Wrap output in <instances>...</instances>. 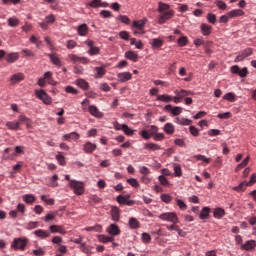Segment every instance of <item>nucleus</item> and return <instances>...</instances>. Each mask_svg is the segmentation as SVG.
I'll list each match as a JSON object with an SVG mask.
<instances>
[{
	"instance_id": "f257e3e1",
	"label": "nucleus",
	"mask_w": 256,
	"mask_h": 256,
	"mask_svg": "<svg viewBox=\"0 0 256 256\" xmlns=\"http://www.w3.org/2000/svg\"><path fill=\"white\" fill-rule=\"evenodd\" d=\"M158 11L161 13L158 18V23L160 25H163L165 21H169V19H173V15L175 13L173 10H169V4L163 2L159 3Z\"/></svg>"
},
{
	"instance_id": "f03ea898",
	"label": "nucleus",
	"mask_w": 256,
	"mask_h": 256,
	"mask_svg": "<svg viewBox=\"0 0 256 256\" xmlns=\"http://www.w3.org/2000/svg\"><path fill=\"white\" fill-rule=\"evenodd\" d=\"M69 186L73 189L75 195H83L85 193V184L77 180H70Z\"/></svg>"
},
{
	"instance_id": "7ed1b4c3",
	"label": "nucleus",
	"mask_w": 256,
	"mask_h": 256,
	"mask_svg": "<svg viewBox=\"0 0 256 256\" xmlns=\"http://www.w3.org/2000/svg\"><path fill=\"white\" fill-rule=\"evenodd\" d=\"M35 95L44 105H51L53 103V98L45 90H35Z\"/></svg>"
},
{
	"instance_id": "20e7f679",
	"label": "nucleus",
	"mask_w": 256,
	"mask_h": 256,
	"mask_svg": "<svg viewBox=\"0 0 256 256\" xmlns=\"http://www.w3.org/2000/svg\"><path fill=\"white\" fill-rule=\"evenodd\" d=\"M159 219H161L162 221H169L174 225H177V223H179V218L177 217V214H175V212L163 213L159 216Z\"/></svg>"
},
{
	"instance_id": "39448f33",
	"label": "nucleus",
	"mask_w": 256,
	"mask_h": 256,
	"mask_svg": "<svg viewBox=\"0 0 256 256\" xmlns=\"http://www.w3.org/2000/svg\"><path fill=\"white\" fill-rule=\"evenodd\" d=\"M27 243L28 240L27 238H15L14 241L11 244V248L12 249H21V251H23V249H25V247H27Z\"/></svg>"
},
{
	"instance_id": "423d86ee",
	"label": "nucleus",
	"mask_w": 256,
	"mask_h": 256,
	"mask_svg": "<svg viewBox=\"0 0 256 256\" xmlns=\"http://www.w3.org/2000/svg\"><path fill=\"white\" fill-rule=\"evenodd\" d=\"M231 73H234V75H239V77H246L249 75V69L247 67L239 68V66L234 65L230 68Z\"/></svg>"
},
{
	"instance_id": "0eeeda50",
	"label": "nucleus",
	"mask_w": 256,
	"mask_h": 256,
	"mask_svg": "<svg viewBox=\"0 0 256 256\" xmlns=\"http://www.w3.org/2000/svg\"><path fill=\"white\" fill-rule=\"evenodd\" d=\"M86 45H88L89 47L88 54L91 57H93V55H99V53H101V49L95 46V42H93V40H87Z\"/></svg>"
},
{
	"instance_id": "6e6552de",
	"label": "nucleus",
	"mask_w": 256,
	"mask_h": 256,
	"mask_svg": "<svg viewBox=\"0 0 256 256\" xmlns=\"http://www.w3.org/2000/svg\"><path fill=\"white\" fill-rule=\"evenodd\" d=\"M68 58L72 63H82V65H88L89 63V58L81 57L75 54L68 55Z\"/></svg>"
},
{
	"instance_id": "1a4fd4ad",
	"label": "nucleus",
	"mask_w": 256,
	"mask_h": 256,
	"mask_svg": "<svg viewBox=\"0 0 256 256\" xmlns=\"http://www.w3.org/2000/svg\"><path fill=\"white\" fill-rule=\"evenodd\" d=\"M251 55H253V49L252 48H246L244 51H242L239 56H237L234 60L235 63H239L245 59H247V57H251Z\"/></svg>"
},
{
	"instance_id": "9d476101",
	"label": "nucleus",
	"mask_w": 256,
	"mask_h": 256,
	"mask_svg": "<svg viewBox=\"0 0 256 256\" xmlns=\"http://www.w3.org/2000/svg\"><path fill=\"white\" fill-rule=\"evenodd\" d=\"M165 111H170L174 117H177V115H181L183 113V108L180 106L173 107L171 104H168L164 107Z\"/></svg>"
},
{
	"instance_id": "9b49d317",
	"label": "nucleus",
	"mask_w": 256,
	"mask_h": 256,
	"mask_svg": "<svg viewBox=\"0 0 256 256\" xmlns=\"http://www.w3.org/2000/svg\"><path fill=\"white\" fill-rule=\"evenodd\" d=\"M117 78L120 83H126V81L133 79V74L130 72H121L117 74Z\"/></svg>"
},
{
	"instance_id": "f8f14e48",
	"label": "nucleus",
	"mask_w": 256,
	"mask_h": 256,
	"mask_svg": "<svg viewBox=\"0 0 256 256\" xmlns=\"http://www.w3.org/2000/svg\"><path fill=\"white\" fill-rule=\"evenodd\" d=\"M97 150V144L92 143L90 141H87L84 145H83V151L84 153H87L88 155L93 153V151Z\"/></svg>"
},
{
	"instance_id": "ddd939ff",
	"label": "nucleus",
	"mask_w": 256,
	"mask_h": 256,
	"mask_svg": "<svg viewBox=\"0 0 256 256\" xmlns=\"http://www.w3.org/2000/svg\"><path fill=\"white\" fill-rule=\"evenodd\" d=\"M129 195L128 196H123V195H119L117 197V201L120 203V205H128V207H131L134 205V201L129 199Z\"/></svg>"
},
{
	"instance_id": "4468645a",
	"label": "nucleus",
	"mask_w": 256,
	"mask_h": 256,
	"mask_svg": "<svg viewBox=\"0 0 256 256\" xmlns=\"http://www.w3.org/2000/svg\"><path fill=\"white\" fill-rule=\"evenodd\" d=\"M34 235L39 237V239H49V237H51V232H49V230L38 229L34 231Z\"/></svg>"
},
{
	"instance_id": "2eb2a0df",
	"label": "nucleus",
	"mask_w": 256,
	"mask_h": 256,
	"mask_svg": "<svg viewBox=\"0 0 256 256\" xmlns=\"http://www.w3.org/2000/svg\"><path fill=\"white\" fill-rule=\"evenodd\" d=\"M107 233H109V235H112L113 237H115L117 235H121V229H119V227L116 224H111L107 228Z\"/></svg>"
},
{
	"instance_id": "dca6fc26",
	"label": "nucleus",
	"mask_w": 256,
	"mask_h": 256,
	"mask_svg": "<svg viewBox=\"0 0 256 256\" xmlns=\"http://www.w3.org/2000/svg\"><path fill=\"white\" fill-rule=\"evenodd\" d=\"M77 32L80 37H87L89 35V26L87 24H81L78 26Z\"/></svg>"
},
{
	"instance_id": "f3484780",
	"label": "nucleus",
	"mask_w": 256,
	"mask_h": 256,
	"mask_svg": "<svg viewBox=\"0 0 256 256\" xmlns=\"http://www.w3.org/2000/svg\"><path fill=\"white\" fill-rule=\"evenodd\" d=\"M50 229V233H60V235H66L67 231L65 230V228L63 226H59V225H51L49 227Z\"/></svg>"
},
{
	"instance_id": "a211bd4d",
	"label": "nucleus",
	"mask_w": 256,
	"mask_h": 256,
	"mask_svg": "<svg viewBox=\"0 0 256 256\" xmlns=\"http://www.w3.org/2000/svg\"><path fill=\"white\" fill-rule=\"evenodd\" d=\"M43 78H44L45 81H47L48 85H52L53 87H55L57 85V81H55L53 79V72L47 71L44 74Z\"/></svg>"
},
{
	"instance_id": "6ab92c4d",
	"label": "nucleus",
	"mask_w": 256,
	"mask_h": 256,
	"mask_svg": "<svg viewBox=\"0 0 256 256\" xmlns=\"http://www.w3.org/2000/svg\"><path fill=\"white\" fill-rule=\"evenodd\" d=\"M174 94L178 95L180 99H185L189 97V95H193V92L191 90L181 89V90H175Z\"/></svg>"
},
{
	"instance_id": "aec40b11",
	"label": "nucleus",
	"mask_w": 256,
	"mask_h": 256,
	"mask_svg": "<svg viewBox=\"0 0 256 256\" xmlns=\"http://www.w3.org/2000/svg\"><path fill=\"white\" fill-rule=\"evenodd\" d=\"M202 35H204V37H207L208 35H211L212 31H213V27H211L209 24L206 23H202L200 26Z\"/></svg>"
},
{
	"instance_id": "412c9836",
	"label": "nucleus",
	"mask_w": 256,
	"mask_h": 256,
	"mask_svg": "<svg viewBox=\"0 0 256 256\" xmlns=\"http://www.w3.org/2000/svg\"><path fill=\"white\" fill-rule=\"evenodd\" d=\"M25 79V75L23 73H17L12 75V77L10 78V82L12 83V85H15V83H21V81H23Z\"/></svg>"
},
{
	"instance_id": "4be33fe9",
	"label": "nucleus",
	"mask_w": 256,
	"mask_h": 256,
	"mask_svg": "<svg viewBox=\"0 0 256 256\" xmlns=\"http://www.w3.org/2000/svg\"><path fill=\"white\" fill-rule=\"evenodd\" d=\"M144 149H146V151H161V146L159 144L150 142L144 144Z\"/></svg>"
},
{
	"instance_id": "5701e85b",
	"label": "nucleus",
	"mask_w": 256,
	"mask_h": 256,
	"mask_svg": "<svg viewBox=\"0 0 256 256\" xmlns=\"http://www.w3.org/2000/svg\"><path fill=\"white\" fill-rule=\"evenodd\" d=\"M256 247V241L255 240H249L244 245L241 246V249L244 251H253Z\"/></svg>"
},
{
	"instance_id": "b1692460",
	"label": "nucleus",
	"mask_w": 256,
	"mask_h": 256,
	"mask_svg": "<svg viewBox=\"0 0 256 256\" xmlns=\"http://www.w3.org/2000/svg\"><path fill=\"white\" fill-rule=\"evenodd\" d=\"M22 199L28 205H33V203H35V201H37V197H35V195H33V194H25L22 196Z\"/></svg>"
},
{
	"instance_id": "393cba45",
	"label": "nucleus",
	"mask_w": 256,
	"mask_h": 256,
	"mask_svg": "<svg viewBox=\"0 0 256 256\" xmlns=\"http://www.w3.org/2000/svg\"><path fill=\"white\" fill-rule=\"evenodd\" d=\"M243 15H245V12L241 9H234L228 12V17H230V19H235V17H243Z\"/></svg>"
},
{
	"instance_id": "a878e982",
	"label": "nucleus",
	"mask_w": 256,
	"mask_h": 256,
	"mask_svg": "<svg viewBox=\"0 0 256 256\" xmlns=\"http://www.w3.org/2000/svg\"><path fill=\"white\" fill-rule=\"evenodd\" d=\"M89 113L93 115V117H97L98 119H101V117H103V113L99 111L96 106L93 105L89 107Z\"/></svg>"
},
{
	"instance_id": "bb28decb",
	"label": "nucleus",
	"mask_w": 256,
	"mask_h": 256,
	"mask_svg": "<svg viewBox=\"0 0 256 256\" xmlns=\"http://www.w3.org/2000/svg\"><path fill=\"white\" fill-rule=\"evenodd\" d=\"M166 135H173L175 133V125L173 123H166L163 128Z\"/></svg>"
},
{
	"instance_id": "cd10ccee",
	"label": "nucleus",
	"mask_w": 256,
	"mask_h": 256,
	"mask_svg": "<svg viewBox=\"0 0 256 256\" xmlns=\"http://www.w3.org/2000/svg\"><path fill=\"white\" fill-rule=\"evenodd\" d=\"M126 59H129L130 61H133L134 63H137L139 61V55L133 51H127L125 53Z\"/></svg>"
},
{
	"instance_id": "c85d7f7f",
	"label": "nucleus",
	"mask_w": 256,
	"mask_h": 256,
	"mask_svg": "<svg viewBox=\"0 0 256 256\" xmlns=\"http://www.w3.org/2000/svg\"><path fill=\"white\" fill-rule=\"evenodd\" d=\"M121 215V212L119 210V207L113 206L111 208V217L114 221H119V217Z\"/></svg>"
},
{
	"instance_id": "c756f323",
	"label": "nucleus",
	"mask_w": 256,
	"mask_h": 256,
	"mask_svg": "<svg viewBox=\"0 0 256 256\" xmlns=\"http://www.w3.org/2000/svg\"><path fill=\"white\" fill-rule=\"evenodd\" d=\"M48 57L51 63H53V65H56L57 67H61V60L59 59V56H57V54L55 53L48 54Z\"/></svg>"
},
{
	"instance_id": "7c9ffc66",
	"label": "nucleus",
	"mask_w": 256,
	"mask_h": 256,
	"mask_svg": "<svg viewBox=\"0 0 256 256\" xmlns=\"http://www.w3.org/2000/svg\"><path fill=\"white\" fill-rule=\"evenodd\" d=\"M64 141H77V139H79V134L77 132H71L69 134H65L63 136Z\"/></svg>"
},
{
	"instance_id": "2f4dec72",
	"label": "nucleus",
	"mask_w": 256,
	"mask_h": 256,
	"mask_svg": "<svg viewBox=\"0 0 256 256\" xmlns=\"http://www.w3.org/2000/svg\"><path fill=\"white\" fill-rule=\"evenodd\" d=\"M98 240L100 241V243H113V241H115V238H113L112 236H105L101 234L98 235Z\"/></svg>"
},
{
	"instance_id": "473e14b6",
	"label": "nucleus",
	"mask_w": 256,
	"mask_h": 256,
	"mask_svg": "<svg viewBox=\"0 0 256 256\" xmlns=\"http://www.w3.org/2000/svg\"><path fill=\"white\" fill-rule=\"evenodd\" d=\"M7 63H15L19 59V54L17 53H10L5 56Z\"/></svg>"
},
{
	"instance_id": "72a5a7b5",
	"label": "nucleus",
	"mask_w": 256,
	"mask_h": 256,
	"mask_svg": "<svg viewBox=\"0 0 256 256\" xmlns=\"http://www.w3.org/2000/svg\"><path fill=\"white\" fill-rule=\"evenodd\" d=\"M76 85H78L80 89H83V91H87V89H89V82L85 81V79H78L76 81Z\"/></svg>"
},
{
	"instance_id": "f704fd0d",
	"label": "nucleus",
	"mask_w": 256,
	"mask_h": 256,
	"mask_svg": "<svg viewBox=\"0 0 256 256\" xmlns=\"http://www.w3.org/2000/svg\"><path fill=\"white\" fill-rule=\"evenodd\" d=\"M209 213H211V208L204 207L200 212V215H199L200 219L202 220L209 219Z\"/></svg>"
},
{
	"instance_id": "c9c22d12",
	"label": "nucleus",
	"mask_w": 256,
	"mask_h": 256,
	"mask_svg": "<svg viewBox=\"0 0 256 256\" xmlns=\"http://www.w3.org/2000/svg\"><path fill=\"white\" fill-rule=\"evenodd\" d=\"M59 215V212L58 211H54L52 213H49L47 214L45 217H44V221L45 223H49L50 221H55V218Z\"/></svg>"
},
{
	"instance_id": "e433bc0d",
	"label": "nucleus",
	"mask_w": 256,
	"mask_h": 256,
	"mask_svg": "<svg viewBox=\"0 0 256 256\" xmlns=\"http://www.w3.org/2000/svg\"><path fill=\"white\" fill-rule=\"evenodd\" d=\"M157 101H162L163 103H171V101H173V97L167 94L158 95Z\"/></svg>"
},
{
	"instance_id": "4c0bfd02",
	"label": "nucleus",
	"mask_w": 256,
	"mask_h": 256,
	"mask_svg": "<svg viewBox=\"0 0 256 256\" xmlns=\"http://www.w3.org/2000/svg\"><path fill=\"white\" fill-rule=\"evenodd\" d=\"M175 123L178 125H191L193 121L189 120L188 118H175Z\"/></svg>"
},
{
	"instance_id": "58836bf2",
	"label": "nucleus",
	"mask_w": 256,
	"mask_h": 256,
	"mask_svg": "<svg viewBox=\"0 0 256 256\" xmlns=\"http://www.w3.org/2000/svg\"><path fill=\"white\" fill-rule=\"evenodd\" d=\"M214 217L215 219H222V217H225V210L222 208H216L214 210Z\"/></svg>"
},
{
	"instance_id": "ea45409f",
	"label": "nucleus",
	"mask_w": 256,
	"mask_h": 256,
	"mask_svg": "<svg viewBox=\"0 0 256 256\" xmlns=\"http://www.w3.org/2000/svg\"><path fill=\"white\" fill-rule=\"evenodd\" d=\"M95 71H96V79H101V77H103L105 73H107V71L105 70V67H95Z\"/></svg>"
},
{
	"instance_id": "a19ab883",
	"label": "nucleus",
	"mask_w": 256,
	"mask_h": 256,
	"mask_svg": "<svg viewBox=\"0 0 256 256\" xmlns=\"http://www.w3.org/2000/svg\"><path fill=\"white\" fill-rule=\"evenodd\" d=\"M19 125H21V123H19V122H7L6 123V127H8V129H10L11 131H17V129H19Z\"/></svg>"
},
{
	"instance_id": "79ce46f5",
	"label": "nucleus",
	"mask_w": 256,
	"mask_h": 256,
	"mask_svg": "<svg viewBox=\"0 0 256 256\" xmlns=\"http://www.w3.org/2000/svg\"><path fill=\"white\" fill-rule=\"evenodd\" d=\"M133 27H136L138 31H143V27H145V20L134 21Z\"/></svg>"
},
{
	"instance_id": "37998d69",
	"label": "nucleus",
	"mask_w": 256,
	"mask_h": 256,
	"mask_svg": "<svg viewBox=\"0 0 256 256\" xmlns=\"http://www.w3.org/2000/svg\"><path fill=\"white\" fill-rule=\"evenodd\" d=\"M249 156H247L240 164L237 165L236 171H241L243 167H247L249 165Z\"/></svg>"
},
{
	"instance_id": "c03bdc74",
	"label": "nucleus",
	"mask_w": 256,
	"mask_h": 256,
	"mask_svg": "<svg viewBox=\"0 0 256 256\" xmlns=\"http://www.w3.org/2000/svg\"><path fill=\"white\" fill-rule=\"evenodd\" d=\"M194 159H197V161H203L206 164L211 163V158H206L205 155H201V154L195 155Z\"/></svg>"
},
{
	"instance_id": "a18cd8bd",
	"label": "nucleus",
	"mask_w": 256,
	"mask_h": 256,
	"mask_svg": "<svg viewBox=\"0 0 256 256\" xmlns=\"http://www.w3.org/2000/svg\"><path fill=\"white\" fill-rule=\"evenodd\" d=\"M9 27H19V20L17 17H11L8 19Z\"/></svg>"
},
{
	"instance_id": "49530a36",
	"label": "nucleus",
	"mask_w": 256,
	"mask_h": 256,
	"mask_svg": "<svg viewBox=\"0 0 256 256\" xmlns=\"http://www.w3.org/2000/svg\"><path fill=\"white\" fill-rule=\"evenodd\" d=\"M189 43V38L187 36H182L178 39L179 47H185Z\"/></svg>"
},
{
	"instance_id": "de8ad7c7",
	"label": "nucleus",
	"mask_w": 256,
	"mask_h": 256,
	"mask_svg": "<svg viewBox=\"0 0 256 256\" xmlns=\"http://www.w3.org/2000/svg\"><path fill=\"white\" fill-rule=\"evenodd\" d=\"M247 187H249V185H247V182H241L239 186H235L233 188L234 191H245L247 189Z\"/></svg>"
},
{
	"instance_id": "09e8293b",
	"label": "nucleus",
	"mask_w": 256,
	"mask_h": 256,
	"mask_svg": "<svg viewBox=\"0 0 256 256\" xmlns=\"http://www.w3.org/2000/svg\"><path fill=\"white\" fill-rule=\"evenodd\" d=\"M129 225L132 229H139V220L137 218H130Z\"/></svg>"
},
{
	"instance_id": "8fccbe9b",
	"label": "nucleus",
	"mask_w": 256,
	"mask_h": 256,
	"mask_svg": "<svg viewBox=\"0 0 256 256\" xmlns=\"http://www.w3.org/2000/svg\"><path fill=\"white\" fill-rule=\"evenodd\" d=\"M79 249H80V251H82V253H86V254L91 253V247L87 246V244L85 242H83L79 246Z\"/></svg>"
},
{
	"instance_id": "3c124183",
	"label": "nucleus",
	"mask_w": 256,
	"mask_h": 256,
	"mask_svg": "<svg viewBox=\"0 0 256 256\" xmlns=\"http://www.w3.org/2000/svg\"><path fill=\"white\" fill-rule=\"evenodd\" d=\"M152 46L155 47L156 49L163 47V40L157 39V38L153 39Z\"/></svg>"
},
{
	"instance_id": "603ef678",
	"label": "nucleus",
	"mask_w": 256,
	"mask_h": 256,
	"mask_svg": "<svg viewBox=\"0 0 256 256\" xmlns=\"http://www.w3.org/2000/svg\"><path fill=\"white\" fill-rule=\"evenodd\" d=\"M174 173L176 177H181L183 175V171L181 170V165L174 164Z\"/></svg>"
},
{
	"instance_id": "864d4df0",
	"label": "nucleus",
	"mask_w": 256,
	"mask_h": 256,
	"mask_svg": "<svg viewBox=\"0 0 256 256\" xmlns=\"http://www.w3.org/2000/svg\"><path fill=\"white\" fill-rule=\"evenodd\" d=\"M41 200L44 201V203H46V205H55V199H53V198L48 199L46 195H42Z\"/></svg>"
},
{
	"instance_id": "5fc2aeb1",
	"label": "nucleus",
	"mask_w": 256,
	"mask_h": 256,
	"mask_svg": "<svg viewBox=\"0 0 256 256\" xmlns=\"http://www.w3.org/2000/svg\"><path fill=\"white\" fill-rule=\"evenodd\" d=\"M19 121H21V123H25V125L27 127H31V125H32L31 119H29V118H27L26 116H23V115L19 117Z\"/></svg>"
},
{
	"instance_id": "6e6d98bb",
	"label": "nucleus",
	"mask_w": 256,
	"mask_h": 256,
	"mask_svg": "<svg viewBox=\"0 0 256 256\" xmlns=\"http://www.w3.org/2000/svg\"><path fill=\"white\" fill-rule=\"evenodd\" d=\"M215 5L218 7V9H221V11H225V9H227V4L223 2V0H217Z\"/></svg>"
},
{
	"instance_id": "4d7b16f0",
	"label": "nucleus",
	"mask_w": 256,
	"mask_h": 256,
	"mask_svg": "<svg viewBox=\"0 0 256 256\" xmlns=\"http://www.w3.org/2000/svg\"><path fill=\"white\" fill-rule=\"evenodd\" d=\"M158 181L161 183V185H163L164 187H168L169 185V180H167V177H165V175H160L158 177Z\"/></svg>"
},
{
	"instance_id": "13d9d810",
	"label": "nucleus",
	"mask_w": 256,
	"mask_h": 256,
	"mask_svg": "<svg viewBox=\"0 0 256 256\" xmlns=\"http://www.w3.org/2000/svg\"><path fill=\"white\" fill-rule=\"evenodd\" d=\"M139 173H141V175L146 176L149 175L151 173V169H149L146 166H140L139 167Z\"/></svg>"
},
{
	"instance_id": "bf43d9fd",
	"label": "nucleus",
	"mask_w": 256,
	"mask_h": 256,
	"mask_svg": "<svg viewBox=\"0 0 256 256\" xmlns=\"http://www.w3.org/2000/svg\"><path fill=\"white\" fill-rule=\"evenodd\" d=\"M88 5L93 9H97V7H99L100 5H103V2L101 0H92Z\"/></svg>"
},
{
	"instance_id": "052dcab7",
	"label": "nucleus",
	"mask_w": 256,
	"mask_h": 256,
	"mask_svg": "<svg viewBox=\"0 0 256 256\" xmlns=\"http://www.w3.org/2000/svg\"><path fill=\"white\" fill-rule=\"evenodd\" d=\"M56 160L58 161L59 165H61L62 167L66 165L65 156H63L61 153L56 155Z\"/></svg>"
},
{
	"instance_id": "680f3d73",
	"label": "nucleus",
	"mask_w": 256,
	"mask_h": 256,
	"mask_svg": "<svg viewBox=\"0 0 256 256\" xmlns=\"http://www.w3.org/2000/svg\"><path fill=\"white\" fill-rule=\"evenodd\" d=\"M118 21H121V23H124L125 25H129L131 23V20L129 19V17L125 15L118 16Z\"/></svg>"
},
{
	"instance_id": "e2e57ef3",
	"label": "nucleus",
	"mask_w": 256,
	"mask_h": 256,
	"mask_svg": "<svg viewBox=\"0 0 256 256\" xmlns=\"http://www.w3.org/2000/svg\"><path fill=\"white\" fill-rule=\"evenodd\" d=\"M100 15L103 17V19H110V17H113V13H111L109 10H102Z\"/></svg>"
},
{
	"instance_id": "0e129e2a",
	"label": "nucleus",
	"mask_w": 256,
	"mask_h": 256,
	"mask_svg": "<svg viewBox=\"0 0 256 256\" xmlns=\"http://www.w3.org/2000/svg\"><path fill=\"white\" fill-rule=\"evenodd\" d=\"M207 21L212 23V25H215V23L217 22V16L215 14H213V13H209L207 15Z\"/></svg>"
},
{
	"instance_id": "69168bd1",
	"label": "nucleus",
	"mask_w": 256,
	"mask_h": 256,
	"mask_svg": "<svg viewBox=\"0 0 256 256\" xmlns=\"http://www.w3.org/2000/svg\"><path fill=\"white\" fill-rule=\"evenodd\" d=\"M37 227H39V222H29L26 225V229H28V231H31L33 229H37Z\"/></svg>"
},
{
	"instance_id": "338daca9",
	"label": "nucleus",
	"mask_w": 256,
	"mask_h": 256,
	"mask_svg": "<svg viewBox=\"0 0 256 256\" xmlns=\"http://www.w3.org/2000/svg\"><path fill=\"white\" fill-rule=\"evenodd\" d=\"M223 99H225L226 101H230L231 103H233L235 101V94L234 93H227L226 95H224Z\"/></svg>"
},
{
	"instance_id": "774afa93",
	"label": "nucleus",
	"mask_w": 256,
	"mask_h": 256,
	"mask_svg": "<svg viewBox=\"0 0 256 256\" xmlns=\"http://www.w3.org/2000/svg\"><path fill=\"white\" fill-rule=\"evenodd\" d=\"M32 253L35 256H43V255H45V250H43V248L39 247L38 249L33 250Z\"/></svg>"
}]
</instances>
